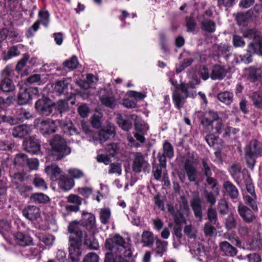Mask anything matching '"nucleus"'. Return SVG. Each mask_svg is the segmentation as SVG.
Segmentation results:
<instances>
[{"label":"nucleus","instance_id":"obj_10","mask_svg":"<svg viewBox=\"0 0 262 262\" xmlns=\"http://www.w3.org/2000/svg\"><path fill=\"white\" fill-rule=\"evenodd\" d=\"M34 126L44 135L51 134L56 132L55 121L52 120H42L37 118L34 120Z\"/></svg>","mask_w":262,"mask_h":262},{"label":"nucleus","instance_id":"obj_3","mask_svg":"<svg viewBox=\"0 0 262 262\" xmlns=\"http://www.w3.org/2000/svg\"><path fill=\"white\" fill-rule=\"evenodd\" d=\"M195 88V84L192 82H181L176 87L172 93V99L178 109L183 107L186 98L194 97L196 95L195 92L193 90Z\"/></svg>","mask_w":262,"mask_h":262},{"label":"nucleus","instance_id":"obj_47","mask_svg":"<svg viewBox=\"0 0 262 262\" xmlns=\"http://www.w3.org/2000/svg\"><path fill=\"white\" fill-rule=\"evenodd\" d=\"M111 217V211L108 208H102L100 211V219L101 223L104 225L107 224Z\"/></svg>","mask_w":262,"mask_h":262},{"label":"nucleus","instance_id":"obj_49","mask_svg":"<svg viewBox=\"0 0 262 262\" xmlns=\"http://www.w3.org/2000/svg\"><path fill=\"white\" fill-rule=\"evenodd\" d=\"M250 246L254 250H259L262 248V236L259 233L252 239Z\"/></svg>","mask_w":262,"mask_h":262},{"label":"nucleus","instance_id":"obj_44","mask_svg":"<svg viewBox=\"0 0 262 262\" xmlns=\"http://www.w3.org/2000/svg\"><path fill=\"white\" fill-rule=\"evenodd\" d=\"M28 159V158L25 154L23 153L18 154L14 159V164L15 166H25L27 164Z\"/></svg>","mask_w":262,"mask_h":262},{"label":"nucleus","instance_id":"obj_27","mask_svg":"<svg viewBox=\"0 0 262 262\" xmlns=\"http://www.w3.org/2000/svg\"><path fill=\"white\" fill-rule=\"evenodd\" d=\"M57 180L59 187L65 191L70 190L75 184L73 179L65 175L60 176Z\"/></svg>","mask_w":262,"mask_h":262},{"label":"nucleus","instance_id":"obj_12","mask_svg":"<svg viewBox=\"0 0 262 262\" xmlns=\"http://www.w3.org/2000/svg\"><path fill=\"white\" fill-rule=\"evenodd\" d=\"M202 171L203 174L206 177V181L208 185H211V189H213L217 185L216 180L212 177V171L214 166L208 160L203 159L202 160Z\"/></svg>","mask_w":262,"mask_h":262},{"label":"nucleus","instance_id":"obj_41","mask_svg":"<svg viewBox=\"0 0 262 262\" xmlns=\"http://www.w3.org/2000/svg\"><path fill=\"white\" fill-rule=\"evenodd\" d=\"M253 105L258 108H262V92H254L250 96Z\"/></svg>","mask_w":262,"mask_h":262},{"label":"nucleus","instance_id":"obj_39","mask_svg":"<svg viewBox=\"0 0 262 262\" xmlns=\"http://www.w3.org/2000/svg\"><path fill=\"white\" fill-rule=\"evenodd\" d=\"M78 65V61L76 56H73L70 59L64 61L62 63L63 69L72 71L76 69Z\"/></svg>","mask_w":262,"mask_h":262},{"label":"nucleus","instance_id":"obj_38","mask_svg":"<svg viewBox=\"0 0 262 262\" xmlns=\"http://www.w3.org/2000/svg\"><path fill=\"white\" fill-rule=\"evenodd\" d=\"M30 200L35 204H44L49 202V198L42 193H35L31 195Z\"/></svg>","mask_w":262,"mask_h":262},{"label":"nucleus","instance_id":"obj_50","mask_svg":"<svg viewBox=\"0 0 262 262\" xmlns=\"http://www.w3.org/2000/svg\"><path fill=\"white\" fill-rule=\"evenodd\" d=\"M54 106L60 114L67 112L69 108L68 103L66 100H59L56 104L54 103Z\"/></svg>","mask_w":262,"mask_h":262},{"label":"nucleus","instance_id":"obj_20","mask_svg":"<svg viewBox=\"0 0 262 262\" xmlns=\"http://www.w3.org/2000/svg\"><path fill=\"white\" fill-rule=\"evenodd\" d=\"M82 220L80 224V229H81V226H83L85 227L88 230L93 229L95 227V216L94 214L91 213H88L83 212L82 214ZM81 230V229H80Z\"/></svg>","mask_w":262,"mask_h":262},{"label":"nucleus","instance_id":"obj_53","mask_svg":"<svg viewBox=\"0 0 262 262\" xmlns=\"http://www.w3.org/2000/svg\"><path fill=\"white\" fill-rule=\"evenodd\" d=\"M109 174H117L120 176L122 174V167L120 163H112L110 165L108 169Z\"/></svg>","mask_w":262,"mask_h":262},{"label":"nucleus","instance_id":"obj_33","mask_svg":"<svg viewBox=\"0 0 262 262\" xmlns=\"http://www.w3.org/2000/svg\"><path fill=\"white\" fill-rule=\"evenodd\" d=\"M45 171L53 181L57 180L60 176L61 170L59 167L56 165L48 166L45 169Z\"/></svg>","mask_w":262,"mask_h":262},{"label":"nucleus","instance_id":"obj_51","mask_svg":"<svg viewBox=\"0 0 262 262\" xmlns=\"http://www.w3.org/2000/svg\"><path fill=\"white\" fill-rule=\"evenodd\" d=\"M237 226L236 221L233 214L229 215L225 221V227L228 230L235 228Z\"/></svg>","mask_w":262,"mask_h":262},{"label":"nucleus","instance_id":"obj_55","mask_svg":"<svg viewBox=\"0 0 262 262\" xmlns=\"http://www.w3.org/2000/svg\"><path fill=\"white\" fill-rule=\"evenodd\" d=\"M210 222H206L204 225V232L206 236L211 237L213 236L216 229Z\"/></svg>","mask_w":262,"mask_h":262},{"label":"nucleus","instance_id":"obj_57","mask_svg":"<svg viewBox=\"0 0 262 262\" xmlns=\"http://www.w3.org/2000/svg\"><path fill=\"white\" fill-rule=\"evenodd\" d=\"M186 26L188 32H194L196 27V23L194 18L187 17L186 18Z\"/></svg>","mask_w":262,"mask_h":262},{"label":"nucleus","instance_id":"obj_45","mask_svg":"<svg viewBox=\"0 0 262 262\" xmlns=\"http://www.w3.org/2000/svg\"><path fill=\"white\" fill-rule=\"evenodd\" d=\"M163 154L168 158L173 157L174 151L172 145L167 141H165L163 144Z\"/></svg>","mask_w":262,"mask_h":262},{"label":"nucleus","instance_id":"obj_1","mask_svg":"<svg viewBox=\"0 0 262 262\" xmlns=\"http://www.w3.org/2000/svg\"><path fill=\"white\" fill-rule=\"evenodd\" d=\"M105 248L110 252L105 254L104 262H135L133 247L118 234L106 239Z\"/></svg>","mask_w":262,"mask_h":262},{"label":"nucleus","instance_id":"obj_15","mask_svg":"<svg viewBox=\"0 0 262 262\" xmlns=\"http://www.w3.org/2000/svg\"><path fill=\"white\" fill-rule=\"evenodd\" d=\"M54 103L47 98L39 99L35 104V107L37 111L42 115L49 116L52 112V107Z\"/></svg>","mask_w":262,"mask_h":262},{"label":"nucleus","instance_id":"obj_26","mask_svg":"<svg viewBox=\"0 0 262 262\" xmlns=\"http://www.w3.org/2000/svg\"><path fill=\"white\" fill-rule=\"evenodd\" d=\"M168 242L157 238L156 240L155 247L152 251L154 252L155 256L162 257L167 251Z\"/></svg>","mask_w":262,"mask_h":262},{"label":"nucleus","instance_id":"obj_54","mask_svg":"<svg viewBox=\"0 0 262 262\" xmlns=\"http://www.w3.org/2000/svg\"><path fill=\"white\" fill-rule=\"evenodd\" d=\"M218 209L221 214L226 215L229 212V206L225 199H221L218 202Z\"/></svg>","mask_w":262,"mask_h":262},{"label":"nucleus","instance_id":"obj_17","mask_svg":"<svg viewBox=\"0 0 262 262\" xmlns=\"http://www.w3.org/2000/svg\"><path fill=\"white\" fill-rule=\"evenodd\" d=\"M237 211L243 221L247 223H252L255 219V211L242 203H239L237 207Z\"/></svg>","mask_w":262,"mask_h":262},{"label":"nucleus","instance_id":"obj_28","mask_svg":"<svg viewBox=\"0 0 262 262\" xmlns=\"http://www.w3.org/2000/svg\"><path fill=\"white\" fill-rule=\"evenodd\" d=\"M201 29L207 33H213L216 31V23L211 18H204L200 21Z\"/></svg>","mask_w":262,"mask_h":262},{"label":"nucleus","instance_id":"obj_60","mask_svg":"<svg viewBox=\"0 0 262 262\" xmlns=\"http://www.w3.org/2000/svg\"><path fill=\"white\" fill-rule=\"evenodd\" d=\"M250 15L249 13H238L236 15V19L239 25H244L249 18Z\"/></svg>","mask_w":262,"mask_h":262},{"label":"nucleus","instance_id":"obj_59","mask_svg":"<svg viewBox=\"0 0 262 262\" xmlns=\"http://www.w3.org/2000/svg\"><path fill=\"white\" fill-rule=\"evenodd\" d=\"M7 123L11 125H13L18 123V120L12 116L0 115V123Z\"/></svg>","mask_w":262,"mask_h":262},{"label":"nucleus","instance_id":"obj_14","mask_svg":"<svg viewBox=\"0 0 262 262\" xmlns=\"http://www.w3.org/2000/svg\"><path fill=\"white\" fill-rule=\"evenodd\" d=\"M247 52L249 53L248 56L242 57V60L245 62L249 63L252 61L251 54H256L262 56V37L258 38L253 42L249 44L247 49Z\"/></svg>","mask_w":262,"mask_h":262},{"label":"nucleus","instance_id":"obj_13","mask_svg":"<svg viewBox=\"0 0 262 262\" xmlns=\"http://www.w3.org/2000/svg\"><path fill=\"white\" fill-rule=\"evenodd\" d=\"M245 76L251 83L262 82V68L250 66L245 69Z\"/></svg>","mask_w":262,"mask_h":262},{"label":"nucleus","instance_id":"obj_31","mask_svg":"<svg viewBox=\"0 0 262 262\" xmlns=\"http://www.w3.org/2000/svg\"><path fill=\"white\" fill-rule=\"evenodd\" d=\"M219 246L221 251L226 256H234L237 253L236 249L227 241L221 242Z\"/></svg>","mask_w":262,"mask_h":262},{"label":"nucleus","instance_id":"obj_5","mask_svg":"<svg viewBox=\"0 0 262 262\" xmlns=\"http://www.w3.org/2000/svg\"><path fill=\"white\" fill-rule=\"evenodd\" d=\"M51 155L56 160H60L71 153L67 142L59 135H55L50 142Z\"/></svg>","mask_w":262,"mask_h":262},{"label":"nucleus","instance_id":"obj_46","mask_svg":"<svg viewBox=\"0 0 262 262\" xmlns=\"http://www.w3.org/2000/svg\"><path fill=\"white\" fill-rule=\"evenodd\" d=\"M207 219L209 220L208 222L211 223L213 225H216L217 223V214L215 208L209 207L207 209Z\"/></svg>","mask_w":262,"mask_h":262},{"label":"nucleus","instance_id":"obj_61","mask_svg":"<svg viewBox=\"0 0 262 262\" xmlns=\"http://www.w3.org/2000/svg\"><path fill=\"white\" fill-rule=\"evenodd\" d=\"M11 229V223L5 220L0 221V233L4 235Z\"/></svg>","mask_w":262,"mask_h":262},{"label":"nucleus","instance_id":"obj_23","mask_svg":"<svg viewBox=\"0 0 262 262\" xmlns=\"http://www.w3.org/2000/svg\"><path fill=\"white\" fill-rule=\"evenodd\" d=\"M31 129L30 126L22 124L14 127L12 130V135L14 138H23L31 134Z\"/></svg>","mask_w":262,"mask_h":262},{"label":"nucleus","instance_id":"obj_4","mask_svg":"<svg viewBox=\"0 0 262 262\" xmlns=\"http://www.w3.org/2000/svg\"><path fill=\"white\" fill-rule=\"evenodd\" d=\"M201 123L211 134H220L223 130L222 120L217 114L208 111L201 119Z\"/></svg>","mask_w":262,"mask_h":262},{"label":"nucleus","instance_id":"obj_52","mask_svg":"<svg viewBox=\"0 0 262 262\" xmlns=\"http://www.w3.org/2000/svg\"><path fill=\"white\" fill-rule=\"evenodd\" d=\"M243 36L253 39L254 41L261 37L259 33L254 29L247 30L244 32Z\"/></svg>","mask_w":262,"mask_h":262},{"label":"nucleus","instance_id":"obj_2","mask_svg":"<svg viewBox=\"0 0 262 262\" xmlns=\"http://www.w3.org/2000/svg\"><path fill=\"white\" fill-rule=\"evenodd\" d=\"M68 231L70 233L69 255L72 260L74 261L77 260L81 255L80 246L83 236L85 243L88 245L89 242L86 238L87 237L86 233L80 230L79 223L77 221H74L69 224Z\"/></svg>","mask_w":262,"mask_h":262},{"label":"nucleus","instance_id":"obj_9","mask_svg":"<svg viewBox=\"0 0 262 262\" xmlns=\"http://www.w3.org/2000/svg\"><path fill=\"white\" fill-rule=\"evenodd\" d=\"M133 171L136 173H140L142 171L149 172L150 170V165L145 159V158L141 152H136L133 153Z\"/></svg>","mask_w":262,"mask_h":262},{"label":"nucleus","instance_id":"obj_19","mask_svg":"<svg viewBox=\"0 0 262 262\" xmlns=\"http://www.w3.org/2000/svg\"><path fill=\"white\" fill-rule=\"evenodd\" d=\"M24 149L32 154H37L40 150V144L38 140L33 137H30L24 143Z\"/></svg>","mask_w":262,"mask_h":262},{"label":"nucleus","instance_id":"obj_58","mask_svg":"<svg viewBox=\"0 0 262 262\" xmlns=\"http://www.w3.org/2000/svg\"><path fill=\"white\" fill-rule=\"evenodd\" d=\"M68 172L73 180L74 179H79L84 177V172L79 169L70 168Z\"/></svg>","mask_w":262,"mask_h":262},{"label":"nucleus","instance_id":"obj_18","mask_svg":"<svg viewBox=\"0 0 262 262\" xmlns=\"http://www.w3.org/2000/svg\"><path fill=\"white\" fill-rule=\"evenodd\" d=\"M202 203V200L198 193L193 196L190 202L194 216L198 219L199 221H202L203 219Z\"/></svg>","mask_w":262,"mask_h":262},{"label":"nucleus","instance_id":"obj_21","mask_svg":"<svg viewBox=\"0 0 262 262\" xmlns=\"http://www.w3.org/2000/svg\"><path fill=\"white\" fill-rule=\"evenodd\" d=\"M58 123L66 135L73 136L79 134L78 130L74 126L72 122L70 119L58 120Z\"/></svg>","mask_w":262,"mask_h":262},{"label":"nucleus","instance_id":"obj_36","mask_svg":"<svg viewBox=\"0 0 262 262\" xmlns=\"http://www.w3.org/2000/svg\"><path fill=\"white\" fill-rule=\"evenodd\" d=\"M30 92L26 89H22L17 96V103L19 105L27 104L31 99Z\"/></svg>","mask_w":262,"mask_h":262},{"label":"nucleus","instance_id":"obj_22","mask_svg":"<svg viewBox=\"0 0 262 262\" xmlns=\"http://www.w3.org/2000/svg\"><path fill=\"white\" fill-rule=\"evenodd\" d=\"M184 169L188 180L190 182L196 183V178L198 172L196 168L193 165V163L189 160H186L184 163Z\"/></svg>","mask_w":262,"mask_h":262},{"label":"nucleus","instance_id":"obj_64","mask_svg":"<svg viewBox=\"0 0 262 262\" xmlns=\"http://www.w3.org/2000/svg\"><path fill=\"white\" fill-rule=\"evenodd\" d=\"M106 151L111 157H114L119 151V147L117 143H112L107 145L105 148Z\"/></svg>","mask_w":262,"mask_h":262},{"label":"nucleus","instance_id":"obj_63","mask_svg":"<svg viewBox=\"0 0 262 262\" xmlns=\"http://www.w3.org/2000/svg\"><path fill=\"white\" fill-rule=\"evenodd\" d=\"M230 47L228 45H220L217 47L218 54L220 56H223L225 58L229 57L228 53L229 52Z\"/></svg>","mask_w":262,"mask_h":262},{"label":"nucleus","instance_id":"obj_16","mask_svg":"<svg viewBox=\"0 0 262 262\" xmlns=\"http://www.w3.org/2000/svg\"><path fill=\"white\" fill-rule=\"evenodd\" d=\"M115 134V126L112 124H108L94 137L95 140L99 141L100 143H102L106 141L111 137H113Z\"/></svg>","mask_w":262,"mask_h":262},{"label":"nucleus","instance_id":"obj_42","mask_svg":"<svg viewBox=\"0 0 262 262\" xmlns=\"http://www.w3.org/2000/svg\"><path fill=\"white\" fill-rule=\"evenodd\" d=\"M233 95L229 92L220 93L217 95V99L221 102L227 104H230L233 101Z\"/></svg>","mask_w":262,"mask_h":262},{"label":"nucleus","instance_id":"obj_30","mask_svg":"<svg viewBox=\"0 0 262 262\" xmlns=\"http://www.w3.org/2000/svg\"><path fill=\"white\" fill-rule=\"evenodd\" d=\"M100 100L102 104L111 108L115 106L116 102L112 92H105L100 96Z\"/></svg>","mask_w":262,"mask_h":262},{"label":"nucleus","instance_id":"obj_6","mask_svg":"<svg viewBox=\"0 0 262 262\" xmlns=\"http://www.w3.org/2000/svg\"><path fill=\"white\" fill-rule=\"evenodd\" d=\"M262 156V143L257 140H252L245 148V158L248 167L253 169L255 158Z\"/></svg>","mask_w":262,"mask_h":262},{"label":"nucleus","instance_id":"obj_34","mask_svg":"<svg viewBox=\"0 0 262 262\" xmlns=\"http://www.w3.org/2000/svg\"><path fill=\"white\" fill-rule=\"evenodd\" d=\"M245 204L250 206L254 211H257V201L256 194H246L244 196Z\"/></svg>","mask_w":262,"mask_h":262},{"label":"nucleus","instance_id":"obj_48","mask_svg":"<svg viewBox=\"0 0 262 262\" xmlns=\"http://www.w3.org/2000/svg\"><path fill=\"white\" fill-rule=\"evenodd\" d=\"M33 117V115L29 110L24 108H20L18 112V118L17 120L23 122L25 120H28Z\"/></svg>","mask_w":262,"mask_h":262},{"label":"nucleus","instance_id":"obj_8","mask_svg":"<svg viewBox=\"0 0 262 262\" xmlns=\"http://www.w3.org/2000/svg\"><path fill=\"white\" fill-rule=\"evenodd\" d=\"M38 16L40 19L36 20L32 26L30 27L26 34L27 38H30L33 36L34 33L36 32L39 29L40 24H41L45 27H48L50 23V14L47 10H40L38 13Z\"/></svg>","mask_w":262,"mask_h":262},{"label":"nucleus","instance_id":"obj_11","mask_svg":"<svg viewBox=\"0 0 262 262\" xmlns=\"http://www.w3.org/2000/svg\"><path fill=\"white\" fill-rule=\"evenodd\" d=\"M11 71L12 70L9 67H6L2 72V77L0 80V89L4 92H12L15 89L13 82L9 78Z\"/></svg>","mask_w":262,"mask_h":262},{"label":"nucleus","instance_id":"obj_35","mask_svg":"<svg viewBox=\"0 0 262 262\" xmlns=\"http://www.w3.org/2000/svg\"><path fill=\"white\" fill-rule=\"evenodd\" d=\"M69 83L67 79L57 81L55 84L54 91L58 95H61L67 92Z\"/></svg>","mask_w":262,"mask_h":262},{"label":"nucleus","instance_id":"obj_37","mask_svg":"<svg viewBox=\"0 0 262 262\" xmlns=\"http://www.w3.org/2000/svg\"><path fill=\"white\" fill-rule=\"evenodd\" d=\"M141 242L146 247H151L154 243V234L148 231H144L141 235Z\"/></svg>","mask_w":262,"mask_h":262},{"label":"nucleus","instance_id":"obj_25","mask_svg":"<svg viewBox=\"0 0 262 262\" xmlns=\"http://www.w3.org/2000/svg\"><path fill=\"white\" fill-rule=\"evenodd\" d=\"M24 216L30 221L38 219L40 216L39 209L34 206H30L23 210Z\"/></svg>","mask_w":262,"mask_h":262},{"label":"nucleus","instance_id":"obj_29","mask_svg":"<svg viewBox=\"0 0 262 262\" xmlns=\"http://www.w3.org/2000/svg\"><path fill=\"white\" fill-rule=\"evenodd\" d=\"M226 73L224 66L215 64L212 68L210 77L212 80H222L225 77Z\"/></svg>","mask_w":262,"mask_h":262},{"label":"nucleus","instance_id":"obj_40","mask_svg":"<svg viewBox=\"0 0 262 262\" xmlns=\"http://www.w3.org/2000/svg\"><path fill=\"white\" fill-rule=\"evenodd\" d=\"M212 190L214 192H208L206 190L204 191L205 198L206 199L207 202L211 206H213L215 204L216 196L219 193L218 188H216V187Z\"/></svg>","mask_w":262,"mask_h":262},{"label":"nucleus","instance_id":"obj_24","mask_svg":"<svg viewBox=\"0 0 262 262\" xmlns=\"http://www.w3.org/2000/svg\"><path fill=\"white\" fill-rule=\"evenodd\" d=\"M223 188L225 189L226 195L229 196L231 199H236L239 196V192L237 187L230 181H226L223 183Z\"/></svg>","mask_w":262,"mask_h":262},{"label":"nucleus","instance_id":"obj_56","mask_svg":"<svg viewBox=\"0 0 262 262\" xmlns=\"http://www.w3.org/2000/svg\"><path fill=\"white\" fill-rule=\"evenodd\" d=\"M33 183L36 187L39 189H46L47 188V186L45 180L38 175L35 176L33 180Z\"/></svg>","mask_w":262,"mask_h":262},{"label":"nucleus","instance_id":"obj_7","mask_svg":"<svg viewBox=\"0 0 262 262\" xmlns=\"http://www.w3.org/2000/svg\"><path fill=\"white\" fill-rule=\"evenodd\" d=\"M130 117L132 119L135 120L134 123L135 130L134 134V137L137 141L141 143H143L145 140L144 136L147 134L149 126L145 121L137 119V116L136 115H132Z\"/></svg>","mask_w":262,"mask_h":262},{"label":"nucleus","instance_id":"obj_32","mask_svg":"<svg viewBox=\"0 0 262 262\" xmlns=\"http://www.w3.org/2000/svg\"><path fill=\"white\" fill-rule=\"evenodd\" d=\"M15 238L18 244L22 246H28L33 244L32 237L28 234L18 232L15 234Z\"/></svg>","mask_w":262,"mask_h":262},{"label":"nucleus","instance_id":"obj_43","mask_svg":"<svg viewBox=\"0 0 262 262\" xmlns=\"http://www.w3.org/2000/svg\"><path fill=\"white\" fill-rule=\"evenodd\" d=\"M117 123L119 126L124 130L127 131L131 128L132 123L130 120L124 118L122 115L117 117Z\"/></svg>","mask_w":262,"mask_h":262},{"label":"nucleus","instance_id":"obj_62","mask_svg":"<svg viewBox=\"0 0 262 262\" xmlns=\"http://www.w3.org/2000/svg\"><path fill=\"white\" fill-rule=\"evenodd\" d=\"M241 167L237 164H233L231 167L230 173L233 179L236 180L239 177Z\"/></svg>","mask_w":262,"mask_h":262}]
</instances>
